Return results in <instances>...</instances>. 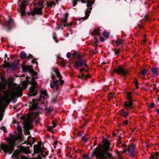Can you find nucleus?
Masks as SVG:
<instances>
[{"mask_svg":"<svg viewBox=\"0 0 159 159\" xmlns=\"http://www.w3.org/2000/svg\"><path fill=\"white\" fill-rule=\"evenodd\" d=\"M83 134V132H79L78 133V135L79 136H80L82 135Z\"/></svg>","mask_w":159,"mask_h":159,"instance_id":"nucleus-45","label":"nucleus"},{"mask_svg":"<svg viewBox=\"0 0 159 159\" xmlns=\"http://www.w3.org/2000/svg\"><path fill=\"white\" fill-rule=\"evenodd\" d=\"M30 137H28V138H29Z\"/></svg>","mask_w":159,"mask_h":159,"instance_id":"nucleus-63","label":"nucleus"},{"mask_svg":"<svg viewBox=\"0 0 159 159\" xmlns=\"http://www.w3.org/2000/svg\"><path fill=\"white\" fill-rule=\"evenodd\" d=\"M76 21H77V19H76Z\"/></svg>","mask_w":159,"mask_h":159,"instance_id":"nucleus-64","label":"nucleus"},{"mask_svg":"<svg viewBox=\"0 0 159 159\" xmlns=\"http://www.w3.org/2000/svg\"><path fill=\"white\" fill-rule=\"evenodd\" d=\"M61 65L63 66H65V63L63 61H62V62L61 63Z\"/></svg>","mask_w":159,"mask_h":159,"instance_id":"nucleus-51","label":"nucleus"},{"mask_svg":"<svg viewBox=\"0 0 159 159\" xmlns=\"http://www.w3.org/2000/svg\"><path fill=\"white\" fill-rule=\"evenodd\" d=\"M20 56L21 58L24 59L26 57V54L24 52H20Z\"/></svg>","mask_w":159,"mask_h":159,"instance_id":"nucleus-25","label":"nucleus"},{"mask_svg":"<svg viewBox=\"0 0 159 159\" xmlns=\"http://www.w3.org/2000/svg\"><path fill=\"white\" fill-rule=\"evenodd\" d=\"M57 143V142L56 141L55 142V143L56 144Z\"/></svg>","mask_w":159,"mask_h":159,"instance_id":"nucleus-59","label":"nucleus"},{"mask_svg":"<svg viewBox=\"0 0 159 159\" xmlns=\"http://www.w3.org/2000/svg\"><path fill=\"white\" fill-rule=\"evenodd\" d=\"M48 98V95L46 90L42 89L40 91V98L37 100L33 99L32 102V106L30 108V110H32L37 108L38 105L41 104L42 105L44 104L43 101L44 100L47 99Z\"/></svg>","mask_w":159,"mask_h":159,"instance_id":"nucleus-3","label":"nucleus"},{"mask_svg":"<svg viewBox=\"0 0 159 159\" xmlns=\"http://www.w3.org/2000/svg\"><path fill=\"white\" fill-rule=\"evenodd\" d=\"M128 123V121L127 120L124 121L123 122V124L124 125H127Z\"/></svg>","mask_w":159,"mask_h":159,"instance_id":"nucleus-44","label":"nucleus"},{"mask_svg":"<svg viewBox=\"0 0 159 159\" xmlns=\"http://www.w3.org/2000/svg\"><path fill=\"white\" fill-rule=\"evenodd\" d=\"M3 66L5 68H12L13 64L10 63L9 62H7L6 61H5L4 64L3 65Z\"/></svg>","mask_w":159,"mask_h":159,"instance_id":"nucleus-19","label":"nucleus"},{"mask_svg":"<svg viewBox=\"0 0 159 159\" xmlns=\"http://www.w3.org/2000/svg\"><path fill=\"white\" fill-rule=\"evenodd\" d=\"M123 42L124 40L121 39L117 41V43L118 44H120L123 43Z\"/></svg>","mask_w":159,"mask_h":159,"instance_id":"nucleus-36","label":"nucleus"},{"mask_svg":"<svg viewBox=\"0 0 159 159\" xmlns=\"http://www.w3.org/2000/svg\"><path fill=\"white\" fill-rule=\"evenodd\" d=\"M157 113H159V110H158L157 111Z\"/></svg>","mask_w":159,"mask_h":159,"instance_id":"nucleus-55","label":"nucleus"},{"mask_svg":"<svg viewBox=\"0 0 159 159\" xmlns=\"http://www.w3.org/2000/svg\"><path fill=\"white\" fill-rule=\"evenodd\" d=\"M75 65L77 67L87 66L86 61L84 60H80L75 62Z\"/></svg>","mask_w":159,"mask_h":159,"instance_id":"nucleus-13","label":"nucleus"},{"mask_svg":"<svg viewBox=\"0 0 159 159\" xmlns=\"http://www.w3.org/2000/svg\"><path fill=\"white\" fill-rule=\"evenodd\" d=\"M88 138V136L87 135H85L82 137L83 140L85 142H86L87 141Z\"/></svg>","mask_w":159,"mask_h":159,"instance_id":"nucleus-26","label":"nucleus"},{"mask_svg":"<svg viewBox=\"0 0 159 159\" xmlns=\"http://www.w3.org/2000/svg\"><path fill=\"white\" fill-rule=\"evenodd\" d=\"M115 72L117 73L118 74H121L123 76L125 75L127 73V71L124 69L122 67L119 66L114 70Z\"/></svg>","mask_w":159,"mask_h":159,"instance_id":"nucleus-12","label":"nucleus"},{"mask_svg":"<svg viewBox=\"0 0 159 159\" xmlns=\"http://www.w3.org/2000/svg\"><path fill=\"white\" fill-rule=\"evenodd\" d=\"M131 96L132 93L129 92L127 93V100L125 102L124 105V107L127 109H131L134 108Z\"/></svg>","mask_w":159,"mask_h":159,"instance_id":"nucleus-8","label":"nucleus"},{"mask_svg":"<svg viewBox=\"0 0 159 159\" xmlns=\"http://www.w3.org/2000/svg\"><path fill=\"white\" fill-rule=\"evenodd\" d=\"M66 56L68 58H70L71 56L70 53L69 52H67L66 54Z\"/></svg>","mask_w":159,"mask_h":159,"instance_id":"nucleus-41","label":"nucleus"},{"mask_svg":"<svg viewBox=\"0 0 159 159\" xmlns=\"http://www.w3.org/2000/svg\"><path fill=\"white\" fill-rule=\"evenodd\" d=\"M42 155L43 157H45V155L44 154H42Z\"/></svg>","mask_w":159,"mask_h":159,"instance_id":"nucleus-58","label":"nucleus"},{"mask_svg":"<svg viewBox=\"0 0 159 159\" xmlns=\"http://www.w3.org/2000/svg\"><path fill=\"white\" fill-rule=\"evenodd\" d=\"M159 156V153L157 152H156V153L155 156H153V157H152V159L150 158L149 159H154L155 157L156 158H157V157Z\"/></svg>","mask_w":159,"mask_h":159,"instance_id":"nucleus-32","label":"nucleus"},{"mask_svg":"<svg viewBox=\"0 0 159 159\" xmlns=\"http://www.w3.org/2000/svg\"><path fill=\"white\" fill-rule=\"evenodd\" d=\"M122 146H123V147H124V146H125V145H124L123 144H122Z\"/></svg>","mask_w":159,"mask_h":159,"instance_id":"nucleus-56","label":"nucleus"},{"mask_svg":"<svg viewBox=\"0 0 159 159\" xmlns=\"http://www.w3.org/2000/svg\"><path fill=\"white\" fill-rule=\"evenodd\" d=\"M126 151V150H124L123 151V152L124 153H125Z\"/></svg>","mask_w":159,"mask_h":159,"instance_id":"nucleus-53","label":"nucleus"},{"mask_svg":"<svg viewBox=\"0 0 159 159\" xmlns=\"http://www.w3.org/2000/svg\"><path fill=\"white\" fill-rule=\"evenodd\" d=\"M22 67L24 71H29V73L31 74V75H32V77H35V78L36 79L37 78V77L36 76L37 72H35L33 69H32L31 66L26 65L23 66Z\"/></svg>","mask_w":159,"mask_h":159,"instance_id":"nucleus-9","label":"nucleus"},{"mask_svg":"<svg viewBox=\"0 0 159 159\" xmlns=\"http://www.w3.org/2000/svg\"><path fill=\"white\" fill-rule=\"evenodd\" d=\"M120 115H122L124 117H126L128 115V113L127 112H125V111H121L120 112Z\"/></svg>","mask_w":159,"mask_h":159,"instance_id":"nucleus-23","label":"nucleus"},{"mask_svg":"<svg viewBox=\"0 0 159 159\" xmlns=\"http://www.w3.org/2000/svg\"><path fill=\"white\" fill-rule=\"evenodd\" d=\"M127 151L130 156L132 157L134 156L136 150L134 145H129L128 147Z\"/></svg>","mask_w":159,"mask_h":159,"instance_id":"nucleus-11","label":"nucleus"},{"mask_svg":"<svg viewBox=\"0 0 159 159\" xmlns=\"http://www.w3.org/2000/svg\"><path fill=\"white\" fill-rule=\"evenodd\" d=\"M35 77H32V78L29 77H26V81L22 82V88H20L19 86H14L12 87L11 88L8 89L4 93V96H2L0 100H2L4 97H5L6 95L7 96L8 98L10 101L7 104L8 105L11 101V99L12 98L16 96H20L22 95V89H25L27 86V83L31 84L32 86L30 89L29 95L30 96H34L37 95V92L35 91V87L37 83L35 81Z\"/></svg>","mask_w":159,"mask_h":159,"instance_id":"nucleus-1","label":"nucleus"},{"mask_svg":"<svg viewBox=\"0 0 159 159\" xmlns=\"http://www.w3.org/2000/svg\"><path fill=\"white\" fill-rule=\"evenodd\" d=\"M57 2L58 1H59V0H56Z\"/></svg>","mask_w":159,"mask_h":159,"instance_id":"nucleus-60","label":"nucleus"},{"mask_svg":"<svg viewBox=\"0 0 159 159\" xmlns=\"http://www.w3.org/2000/svg\"><path fill=\"white\" fill-rule=\"evenodd\" d=\"M68 16V14L67 13H66L65 14V18L63 19L62 21L61 25H63L64 27H65L66 26H71L73 24H74L73 22L71 23L70 24H68L67 23V19Z\"/></svg>","mask_w":159,"mask_h":159,"instance_id":"nucleus-16","label":"nucleus"},{"mask_svg":"<svg viewBox=\"0 0 159 159\" xmlns=\"http://www.w3.org/2000/svg\"><path fill=\"white\" fill-rule=\"evenodd\" d=\"M55 5V4L54 2H50L49 4V6H54Z\"/></svg>","mask_w":159,"mask_h":159,"instance_id":"nucleus-40","label":"nucleus"},{"mask_svg":"<svg viewBox=\"0 0 159 159\" xmlns=\"http://www.w3.org/2000/svg\"><path fill=\"white\" fill-rule=\"evenodd\" d=\"M77 24V23H75V24Z\"/></svg>","mask_w":159,"mask_h":159,"instance_id":"nucleus-62","label":"nucleus"},{"mask_svg":"<svg viewBox=\"0 0 159 159\" xmlns=\"http://www.w3.org/2000/svg\"><path fill=\"white\" fill-rule=\"evenodd\" d=\"M90 77V75L89 74H87L85 76H84V80H86L87 79L89 78Z\"/></svg>","mask_w":159,"mask_h":159,"instance_id":"nucleus-34","label":"nucleus"},{"mask_svg":"<svg viewBox=\"0 0 159 159\" xmlns=\"http://www.w3.org/2000/svg\"><path fill=\"white\" fill-rule=\"evenodd\" d=\"M158 100H159V98H158Z\"/></svg>","mask_w":159,"mask_h":159,"instance_id":"nucleus-61","label":"nucleus"},{"mask_svg":"<svg viewBox=\"0 0 159 159\" xmlns=\"http://www.w3.org/2000/svg\"><path fill=\"white\" fill-rule=\"evenodd\" d=\"M2 128L3 130L5 129V127H3Z\"/></svg>","mask_w":159,"mask_h":159,"instance_id":"nucleus-54","label":"nucleus"},{"mask_svg":"<svg viewBox=\"0 0 159 159\" xmlns=\"http://www.w3.org/2000/svg\"><path fill=\"white\" fill-rule=\"evenodd\" d=\"M24 127L25 134L29 135L30 134V132L29 131V129H31L33 128V126L31 125V122L30 120H28L27 122L25 123Z\"/></svg>","mask_w":159,"mask_h":159,"instance_id":"nucleus-10","label":"nucleus"},{"mask_svg":"<svg viewBox=\"0 0 159 159\" xmlns=\"http://www.w3.org/2000/svg\"><path fill=\"white\" fill-rule=\"evenodd\" d=\"M43 2L42 1H39L38 3V7H41V8H43Z\"/></svg>","mask_w":159,"mask_h":159,"instance_id":"nucleus-27","label":"nucleus"},{"mask_svg":"<svg viewBox=\"0 0 159 159\" xmlns=\"http://www.w3.org/2000/svg\"><path fill=\"white\" fill-rule=\"evenodd\" d=\"M79 1H80L79 0H73V6L74 7L76 5L77 3V2Z\"/></svg>","mask_w":159,"mask_h":159,"instance_id":"nucleus-33","label":"nucleus"},{"mask_svg":"<svg viewBox=\"0 0 159 159\" xmlns=\"http://www.w3.org/2000/svg\"><path fill=\"white\" fill-rule=\"evenodd\" d=\"M15 141L13 139H11L9 143L8 144H2L1 145V148L4 152L10 153L12 152L15 145Z\"/></svg>","mask_w":159,"mask_h":159,"instance_id":"nucleus-6","label":"nucleus"},{"mask_svg":"<svg viewBox=\"0 0 159 159\" xmlns=\"http://www.w3.org/2000/svg\"><path fill=\"white\" fill-rule=\"evenodd\" d=\"M6 21V26L7 27V29L9 30L11 28L13 24L12 20L11 18L9 17L8 20Z\"/></svg>","mask_w":159,"mask_h":159,"instance_id":"nucleus-17","label":"nucleus"},{"mask_svg":"<svg viewBox=\"0 0 159 159\" xmlns=\"http://www.w3.org/2000/svg\"><path fill=\"white\" fill-rule=\"evenodd\" d=\"M53 70L56 75V76L58 78V80H56L55 76L54 75H52V79L53 80V82L50 84L51 88L53 91H55L57 90V87L59 84H62L64 81L61 80V76L60 72L58 71V69L57 68H53Z\"/></svg>","mask_w":159,"mask_h":159,"instance_id":"nucleus-4","label":"nucleus"},{"mask_svg":"<svg viewBox=\"0 0 159 159\" xmlns=\"http://www.w3.org/2000/svg\"><path fill=\"white\" fill-rule=\"evenodd\" d=\"M52 125L49 127L48 129V131L53 132V128L56 127V125L55 124V122L54 121H53L52 122Z\"/></svg>","mask_w":159,"mask_h":159,"instance_id":"nucleus-20","label":"nucleus"},{"mask_svg":"<svg viewBox=\"0 0 159 159\" xmlns=\"http://www.w3.org/2000/svg\"><path fill=\"white\" fill-rule=\"evenodd\" d=\"M103 35L104 37H106L107 38H108L109 36V34L108 32H104L103 33Z\"/></svg>","mask_w":159,"mask_h":159,"instance_id":"nucleus-31","label":"nucleus"},{"mask_svg":"<svg viewBox=\"0 0 159 159\" xmlns=\"http://www.w3.org/2000/svg\"><path fill=\"white\" fill-rule=\"evenodd\" d=\"M81 2L82 3H86L87 4L86 6L88 7V8L85 12V16L83 19L84 20L88 18L92 9L91 6L93 4V2L92 1V0H82L81 1Z\"/></svg>","mask_w":159,"mask_h":159,"instance_id":"nucleus-7","label":"nucleus"},{"mask_svg":"<svg viewBox=\"0 0 159 159\" xmlns=\"http://www.w3.org/2000/svg\"><path fill=\"white\" fill-rule=\"evenodd\" d=\"M95 40L94 41H93V44L94 45H97L98 44L97 41V39H96V38L95 37Z\"/></svg>","mask_w":159,"mask_h":159,"instance_id":"nucleus-35","label":"nucleus"},{"mask_svg":"<svg viewBox=\"0 0 159 159\" xmlns=\"http://www.w3.org/2000/svg\"><path fill=\"white\" fill-rule=\"evenodd\" d=\"M103 144L101 146L99 144L98 148H96L94 152V154L98 158H111V155L107 152L110 148V143L104 140H103Z\"/></svg>","mask_w":159,"mask_h":159,"instance_id":"nucleus-2","label":"nucleus"},{"mask_svg":"<svg viewBox=\"0 0 159 159\" xmlns=\"http://www.w3.org/2000/svg\"><path fill=\"white\" fill-rule=\"evenodd\" d=\"M135 86L137 88H138V81L137 80H136L135 82Z\"/></svg>","mask_w":159,"mask_h":159,"instance_id":"nucleus-43","label":"nucleus"},{"mask_svg":"<svg viewBox=\"0 0 159 159\" xmlns=\"http://www.w3.org/2000/svg\"><path fill=\"white\" fill-rule=\"evenodd\" d=\"M43 148H41L39 143L37 145H34V151L35 152H42L43 151Z\"/></svg>","mask_w":159,"mask_h":159,"instance_id":"nucleus-15","label":"nucleus"},{"mask_svg":"<svg viewBox=\"0 0 159 159\" xmlns=\"http://www.w3.org/2000/svg\"><path fill=\"white\" fill-rule=\"evenodd\" d=\"M78 77L80 79H82L84 80V75H80L78 76Z\"/></svg>","mask_w":159,"mask_h":159,"instance_id":"nucleus-39","label":"nucleus"},{"mask_svg":"<svg viewBox=\"0 0 159 159\" xmlns=\"http://www.w3.org/2000/svg\"><path fill=\"white\" fill-rule=\"evenodd\" d=\"M92 35H100L99 29L98 28L94 30L93 31L92 33Z\"/></svg>","mask_w":159,"mask_h":159,"instance_id":"nucleus-21","label":"nucleus"},{"mask_svg":"<svg viewBox=\"0 0 159 159\" xmlns=\"http://www.w3.org/2000/svg\"><path fill=\"white\" fill-rule=\"evenodd\" d=\"M118 155H119V158L118 159H124L123 158L121 157V155L120 154L118 153Z\"/></svg>","mask_w":159,"mask_h":159,"instance_id":"nucleus-49","label":"nucleus"},{"mask_svg":"<svg viewBox=\"0 0 159 159\" xmlns=\"http://www.w3.org/2000/svg\"><path fill=\"white\" fill-rule=\"evenodd\" d=\"M84 70V68H81L80 70V72H81L82 71Z\"/></svg>","mask_w":159,"mask_h":159,"instance_id":"nucleus-52","label":"nucleus"},{"mask_svg":"<svg viewBox=\"0 0 159 159\" xmlns=\"http://www.w3.org/2000/svg\"><path fill=\"white\" fill-rule=\"evenodd\" d=\"M146 73V71L145 70H144L141 71V72L139 74V77L142 78L143 79L142 76L144 75Z\"/></svg>","mask_w":159,"mask_h":159,"instance_id":"nucleus-24","label":"nucleus"},{"mask_svg":"<svg viewBox=\"0 0 159 159\" xmlns=\"http://www.w3.org/2000/svg\"><path fill=\"white\" fill-rule=\"evenodd\" d=\"M17 130L19 134H21L22 133V128L19 126H17Z\"/></svg>","mask_w":159,"mask_h":159,"instance_id":"nucleus-29","label":"nucleus"},{"mask_svg":"<svg viewBox=\"0 0 159 159\" xmlns=\"http://www.w3.org/2000/svg\"><path fill=\"white\" fill-rule=\"evenodd\" d=\"M120 51V50L117 49L116 50V51L115 53L116 54H118L119 53Z\"/></svg>","mask_w":159,"mask_h":159,"instance_id":"nucleus-46","label":"nucleus"},{"mask_svg":"<svg viewBox=\"0 0 159 159\" xmlns=\"http://www.w3.org/2000/svg\"><path fill=\"white\" fill-rule=\"evenodd\" d=\"M32 62L33 63H36V60L35 59H33L32 60Z\"/></svg>","mask_w":159,"mask_h":159,"instance_id":"nucleus-50","label":"nucleus"},{"mask_svg":"<svg viewBox=\"0 0 159 159\" xmlns=\"http://www.w3.org/2000/svg\"><path fill=\"white\" fill-rule=\"evenodd\" d=\"M28 5L27 1H25L23 2L20 6L21 14L24 15L25 13V7Z\"/></svg>","mask_w":159,"mask_h":159,"instance_id":"nucleus-14","label":"nucleus"},{"mask_svg":"<svg viewBox=\"0 0 159 159\" xmlns=\"http://www.w3.org/2000/svg\"><path fill=\"white\" fill-rule=\"evenodd\" d=\"M152 72L154 73L155 74H157V70L156 68H152Z\"/></svg>","mask_w":159,"mask_h":159,"instance_id":"nucleus-28","label":"nucleus"},{"mask_svg":"<svg viewBox=\"0 0 159 159\" xmlns=\"http://www.w3.org/2000/svg\"><path fill=\"white\" fill-rule=\"evenodd\" d=\"M5 57H7V55L6 54L5 55Z\"/></svg>","mask_w":159,"mask_h":159,"instance_id":"nucleus-57","label":"nucleus"},{"mask_svg":"<svg viewBox=\"0 0 159 159\" xmlns=\"http://www.w3.org/2000/svg\"><path fill=\"white\" fill-rule=\"evenodd\" d=\"M42 8L41 7H38L34 9V12L36 14H41L42 12Z\"/></svg>","mask_w":159,"mask_h":159,"instance_id":"nucleus-18","label":"nucleus"},{"mask_svg":"<svg viewBox=\"0 0 159 159\" xmlns=\"http://www.w3.org/2000/svg\"><path fill=\"white\" fill-rule=\"evenodd\" d=\"M155 104L153 102H152L149 105V107L150 108H153L154 107Z\"/></svg>","mask_w":159,"mask_h":159,"instance_id":"nucleus-38","label":"nucleus"},{"mask_svg":"<svg viewBox=\"0 0 159 159\" xmlns=\"http://www.w3.org/2000/svg\"><path fill=\"white\" fill-rule=\"evenodd\" d=\"M53 37L54 39L56 41V42H58L57 40V37L56 36V34L55 33H54L53 34Z\"/></svg>","mask_w":159,"mask_h":159,"instance_id":"nucleus-30","label":"nucleus"},{"mask_svg":"<svg viewBox=\"0 0 159 159\" xmlns=\"http://www.w3.org/2000/svg\"><path fill=\"white\" fill-rule=\"evenodd\" d=\"M27 58L28 59L31 58H32V55L30 54L27 57Z\"/></svg>","mask_w":159,"mask_h":159,"instance_id":"nucleus-47","label":"nucleus"},{"mask_svg":"<svg viewBox=\"0 0 159 159\" xmlns=\"http://www.w3.org/2000/svg\"><path fill=\"white\" fill-rule=\"evenodd\" d=\"M83 157L84 158H85L86 159H89L88 157V156L86 154H84L83 155Z\"/></svg>","mask_w":159,"mask_h":159,"instance_id":"nucleus-37","label":"nucleus"},{"mask_svg":"<svg viewBox=\"0 0 159 159\" xmlns=\"http://www.w3.org/2000/svg\"><path fill=\"white\" fill-rule=\"evenodd\" d=\"M42 108H39V111H37L35 113H33V114H32L30 116V117H33L34 115H35V116H38V115L39 113H42Z\"/></svg>","mask_w":159,"mask_h":159,"instance_id":"nucleus-22","label":"nucleus"},{"mask_svg":"<svg viewBox=\"0 0 159 159\" xmlns=\"http://www.w3.org/2000/svg\"><path fill=\"white\" fill-rule=\"evenodd\" d=\"M19 150L20 151L16 150L14 152L12 155L13 157L18 159L20 158L21 159H28L27 157L21 156L20 155H21V152H23L26 154L29 153L30 152V151H29V147H24L21 146Z\"/></svg>","mask_w":159,"mask_h":159,"instance_id":"nucleus-5","label":"nucleus"},{"mask_svg":"<svg viewBox=\"0 0 159 159\" xmlns=\"http://www.w3.org/2000/svg\"><path fill=\"white\" fill-rule=\"evenodd\" d=\"M100 40L102 42H103V41H104V39H103V38L102 37L100 36Z\"/></svg>","mask_w":159,"mask_h":159,"instance_id":"nucleus-48","label":"nucleus"},{"mask_svg":"<svg viewBox=\"0 0 159 159\" xmlns=\"http://www.w3.org/2000/svg\"><path fill=\"white\" fill-rule=\"evenodd\" d=\"M113 98V94L112 93H111L109 95V99L111 98Z\"/></svg>","mask_w":159,"mask_h":159,"instance_id":"nucleus-42","label":"nucleus"}]
</instances>
